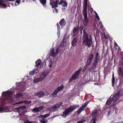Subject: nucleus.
I'll list each match as a JSON object with an SVG mask.
<instances>
[{"instance_id": "obj_54", "label": "nucleus", "mask_w": 123, "mask_h": 123, "mask_svg": "<svg viewBox=\"0 0 123 123\" xmlns=\"http://www.w3.org/2000/svg\"><path fill=\"white\" fill-rule=\"evenodd\" d=\"M96 17L98 18V20H100L99 17L98 15H96Z\"/></svg>"}, {"instance_id": "obj_31", "label": "nucleus", "mask_w": 123, "mask_h": 123, "mask_svg": "<svg viewBox=\"0 0 123 123\" xmlns=\"http://www.w3.org/2000/svg\"><path fill=\"white\" fill-rule=\"evenodd\" d=\"M94 69H95L92 67H91L90 68H89L88 71L90 72H95Z\"/></svg>"}, {"instance_id": "obj_3", "label": "nucleus", "mask_w": 123, "mask_h": 123, "mask_svg": "<svg viewBox=\"0 0 123 123\" xmlns=\"http://www.w3.org/2000/svg\"><path fill=\"white\" fill-rule=\"evenodd\" d=\"M79 107V106L78 105L70 106L69 107L65 110L63 112L62 116L65 117L67 116Z\"/></svg>"}, {"instance_id": "obj_34", "label": "nucleus", "mask_w": 123, "mask_h": 123, "mask_svg": "<svg viewBox=\"0 0 123 123\" xmlns=\"http://www.w3.org/2000/svg\"><path fill=\"white\" fill-rule=\"evenodd\" d=\"M58 91L56 89L55 90V91L52 93L53 95V96L55 95H56L58 92Z\"/></svg>"}, {"instance_id": "obj_45", "label": "nucleus", "mask_w": 123, "mask_h": 123, "mask_svg": "<svg viewBox=\"0 0 123 123\" xmlns=\"http://www.w3.org/2000/svg\"><path fill=\"white\" fill-rule=\"evenodd\" d=\"M20 2V0H17L16 1V3H17L18 5H19Z\"/></svg>"}, {"instance_id": "obj_27", "label": "nucleus", "mask_w": 123, "mask_h": 123, "mask_svg": "<svg viewBox=\"0 0 123 123\" xmlns=\"http://www.w3.org/2000/svg\"><path fill=\"white\" fill-rule=\"evenodd\" d=\"M42 78V76L40 75V78H37V79H34V82H37L39 81H42V80H41V79Z\"/></svg>"}, {"instance_id": "obj_41", "label": "nucleus", "mask_w": 123, "mask_h": 123, "mask_svg": "<svg viewBox=\"0 0 123 123\" xmlns=\"http://www.w3.org/2000/svg\"><path fill=\"white\" fill-rule=\"evenodd\" d=\"M24 123H32L31 121H29V120H27L25 121Z\"/></svg>"}, {"instance_id": "obj_49", "label": "nucleus", "mask_w": 123, "mask_h": 123, "mask_svg": "<svg viewBox=\"0 0 123 123\" xmlns=\"http://www.w3.org/2000/svg\"><path fill=\"white\" fill-rule=\"evenodd\" d=\"M41 123H45V120L44 119H42L41 121Z\"/></svg>"}, {"instance_id": "obj_63", "label": "nucleus", "mask_w": 123, "mask_h": 123, "mask_svg": "<svg viewBox=\"0 0 123 123\" xmlns=\"http://www.w3.org/2000/svg\"><path fill=\"white\" fill-rule=\"evenodd\" d=\"M94 12H95V13H96V12H95V11H94Z\"/></svg>"}, {"instance_id": "obj_42", "label": "nucleus", "mask_w": 123, "mask_h": 123, "mask_svg": "<svg viewBox=\"0 0 123 123\" xmlns=\"http://www.w3.org/2000/svg\"><path fill=\"white\" fill-rule=\"evenodd\" d=\"M38 108H39V109L40 110H40H42L43 109V106H41L40 107Z\"/></svg>"}, {"instance_id": "obj_19", "label": "nucleus", "mask_w": 123, "mask_h": 123, "mask_svg": "<svg viewBox=\"0 0 123 123\" xmlns=\"http://www.w3.org/2000/svg\"><path fill=\"white\" fill-rule=\"evenodd\" d=\"M8 110L7 108L3 107H0V112H7Z\"/></svg>"}, {"instance_id": "obj_33", "label": "nucleus", "mask_w": 123, "mask_h": 123, "mask_svg": "<svg viewBox=\"0 0 123 123\" xmlns=\"http://www.w3.org/2000/svg\"><path fill=\"white\" fill-rule=\"evenodd\" d=\"M63 4H62V6L63 7H66L67 6V3L65 1H63Z\"/></svg>"}, {"instance_id": "obj_59", "label": "nucleus", "mask_w": 123, "mask_h": 123, "mask_svg": "<svg viewBox=\"0 0 123 123\" xmlns=\"http://www.w3.org/2000/svg\"><path fill=\"white\" fill-rule=\"evenodd\" d=\"M80 31V33H81V34H82V31Z\"/></svg>"}, {"instance_id": "obj_46", "label": "nucleus", "mask_w": 123, "mask_h": 123, "mask_svg": "<svg viewBox=\"0 0 123 123\" xmlns=\"http://www.w3.org/2000/svg\"><path fill=\"white\" fill-rule=\"evenodd\" d=\"M80 31H82L83 29V26L82 25H81L80 26Z\"/></svg>"}, {"instance_id": "obj_11", "label": "nucleus", "mask_w": 123, "mask_h": 123, "mask_svg": "<svg viewBox=\"0 0 123 123\" xmlns=\"http://www.w3.org/2000/svg\"><path fill=\"white\" fill-rule=\"evenodd\" d=\"M80 30V28L79 26L77 27H74L73 30V32L74 34L73 37H74L75 35H77L79 32V31Z\"/></svg>"}, {"instance_id": "obj_53", "label": "nucleus", "mask_w": 123, "mask_h": 123, "mask_svg": "<svg viewBox=\"0 0 123 123\" xmlns=\"http://www.w3.org/2000/svg\"><path fill=\"white\" fill-rule=\"evenodd\" d=\"M44 63V66H45L46 65V61L45 60H44V61H43V65Z\"/></svg>"}, {"instance_id": "obj_36", "label": "nucleus", "mask_w": 123, "mask_h": 123, "mask_svg": "<svg viewBox=\"0 0 123 123\" xmlns=\"http://www.w3.org/2000/svg\"><path fill=\"white\" fill-rule=\"evenodd\" d=\"M86 121V120L84 119H83L81 120H80L77 122V123H82Z\"/></svg>"}, {"instance_id": "obj_37", "label": "nucleus", "mask_w": 123, "mask_h": 123, "mask_svg": "<svg viewBox=\"0 0 123 123\" xmlns=\"http://www.w3.org/2000/svg\"><path fill=\"white\" fill-rule=\"evenodd\" d=\"M55 11L56 13H57L58 12V10L56 8H55L53 10V12L54 13H55Z\"/></svg>"}, {"instance_id": "obj_61", "label": "nucleus", "mask_w": 123, "mask_h": 123, "mask_svg": "<svg viewBox=\"0 0 123 123\" xmlns=\"http://www.w3.org/2000/svg\"><path fill=\"white\" fill-rule=\"evenodd\" d=\"M120 49L119 48H118V50H119Z\"/></svg>"}, {"instance_id": "obj_17", "label": "nucleus", "mask_w": 123, "mask_h": 123, "mask_svg": "<svg viewBox=\"0 0 123 123\" xmlns=\"http://www.w3.org/2000/svg\"><path fill=\"white\" fill-rule=\"evenodd\" d=\"M100 57L99 53L98 52H97L94 58L95 61L98 62H99L100 60Z\"/></svg>"}, {"instance_id": "obj_47", "label": "nucleus", "mask_w": 123, "mask_h": 123, "mask_svg": "<svg viewBox=\"0 0 123 123\" xmlns=\"http://www.w3.org/2000/svg\"><path fill=\"white\" fill-rule=\"evenodd\" d=\"M119 91H120V95L121 96H123V92L121 90H119Z\"/></svg>"}, {"instance_id": "obj_23", "label": "nucleus", "mask_w": 123, "mask_h": 123, "mask_svg": "<svg viewBox=\"0 0 123 123\" xmlns=\"http://www.w3.org/2000/svg\"><path fill=\"white\" fill-rule=\"evenodd\" d=\"M40 2L42 5L44 6L45 5H46L47 2L46 0H39Z\"/></svg>"}, {"instance_id": "obj_39", "label": "nucleus", "mask_w": 123, "mask_h": 123, "mask_svg": "<svg viewBox=\"0 0 123 123\" xmlns=\"http://www.w3.org/2000/svg\"><path fill=\"white\" fill-rule=\"evenodd\" d=\"M89 103V102L88 101H86L85 104L83 105H82L85 107L87 105V104H88Z\"/></svg>"}, {"instance_id": "obj_58", "label": "nucleus", "mask_w": 123, "mask_h": 123, "mask_svg": "<svg viewBox=\"0 0 123 123\" xmlns=\"http://www.w3.org/2000/svg\"><path fill=\"white\" fill-rule=\"evenodd\" d=\"M52 64H50L49 65V66L50 67H52Z\"/></svg>"}, {"instance_id": "obj_28", "label": "nucleus", "mask_w": 123, "mask_h": 123, "mask_svg": "<svg viewBox=\"0 0 123 123\" xmlns=\"http://www.w3.org/2000/svg\"><path fill=\"white\" fill-rule=\"evenodd\" d=\"M64 86L62 84V85L61 86L58 87L56 89L58 91V92H59V91H61L63 90L64 88Z\"/></svg>"}, {"instance_id": "obj_4", "label": "nucleus", "mask_w": 123, "mask_h": 123, "mask_svg": "<svg viewBox=\"0 0 123 123\" xmlns=\"http://www.w3.org/2000/svg\"><path fill=\"white\" fill-rule=\"evenodd\" d=\"M82 69V68H81L80 69H78L77 71H76L74 74H72L71 77L68 80L69 83L70 82L74 80H76L78 77Z\"/></svg>"}, {"instance_id": "obj_9", "label": "nucleus", "mask_w": 123, "mask_h": 123, "mask_svg": "<svg viewBox=\"0 0 123 123\" xmlns=\"http://www.w3.org/2000/svg\"><path fill=\"white\" fill-rule=\"evenodd\" d=\"M49 70H45L43 71L42 73V78H41V80H44L47 76L48 74H49Z\"/></svg>"}, {"instance_id": "obj_14", "label": "nucleus", "mask_w": 123, "mask_h": 123, "mask_svg": "<svg viewBox=\"0 0 123 123\" xmlns=\"http://www.w3.org/2000/svg\"><path fill=\"white\" fill-rule=\"evenodd\" d=\"M44 94V93L42 91H40L38 93H35V96H37L39 98H40L43 97Z\"/></svg>"}, {"instance_id": "obj_13", "label": "nucleus", "mask_w": 123, "mask_h": 123, "mask_svg": "<svg viewBox=\"0 0 123 123\" xmlns=\"http://www.w3.org/2000/svg\"><path fill=\"white\" fill-rule=\"evenodd\" d=\"M59 24L61 27H64L66 24V22L65 20V19L62 18L59 22Z\"/></svg>"}, {"instance_id": "obj_15", "label": "nucleus", "mask_w": 123, "mask_h": 123, "mask_svg": "<svg viewBox=\"0 0 123 123\" xmlns=\"http://www.w3.org/2000/svg\"><path fill=\"white\" fill-rule=\"evenodd\" d=\"M12 92L7 91L2 92V95L5 96H9L12 95Z\"/></svg>"}, {"instance_id": "obj_26", "label": "nucleus", "mask_w": 123, "mask_h": 123, "mask_svg": "<svg viewBox=\"0 0 123 123\" xmlns=\"http://www.w3.org/2000/svg\"><path fill=\"white\" fill-rule=\"evenodd\" d=\"M122 68L121 67H119L117 69V72L118 75L119 76L121 74L122 72Z\"/></svg>"}, {"instance_id": "obj_50", "label": "nucleus", "mask_w": 123, "mask_h": 123, "mask_svg": "<svg viewBox=\"0 0 123 123\" xmlns=\"http://www.w3.org/2000/svg\"><path fill=\"white\" fill-rule=\"evenodd\" d=\"M104 37L105 39H107V36L105 34H104Z\"/></svg>"}, {"instance_id": "obj_60", "label": "nucleus", "mask_w": 123, "mask_h": 123, "mask_svg": "<svg viewBox=\"0 0 123 123\" xmlns=\"http://www.w3.org/2000/svg\"><path fill=\"white\" fill-rule=\"evenodd\" d=\"M95 14H96V15H98V14L97 13H95Z\"/></svg>"}, {"instance_id": "obj_32", "label": "nucleus", "mask_w": 123, "mask_h": 123, "mask_svg": "<svg viewBox=\"0 0 123 123\" xmlns=\"http://www.w3.org/2000/svg\"><path fill=\"white\" fill-rule=\"evenodd\" d=\"M22 94L21 93H19L17 94L16 95V96L15 97L17 99L19 98L21 96H22Z\"/></svg>"}, {"instance_id": "obj_20", "label": "nucleus", "mask_w": 123, "mask_h": 123, "mask_svg": "<svg viewBox=\"0 0 123 123\" xmlns=\"http://www.w3.org/2000/svg\"><path fill=\"white\" fill-rule=\"evenodd\" d=\"M41 60L40 59H38L35 62V64L36 66L37 67H38L41 64Z\"/></svg>"}, {"instance_id": "obj_25", "label": "nucleus", "mask_w": 123, "mask_h": 123, "mask_svg": "<svg viewBox=\"0 0 123 123\" xmlns=\"http://www.w3.org/2000/svg\"><path fill=\"white\" fill-rule=\"evenodd\" d=\"M40 111V110L38 107L37 108H34L33 109L32 111L33 112L35 113H38Z\"/></svg>"}, {"instance_id": "obj_48", "label": "nucleus", "mask_w": 123, "mask_h": 123, "mask_svg": "<svg viewBox=\"0 0 123 123\" xmlns=\"http://www.w3.org/2000/svg\"><path fill=\"white\" fill-rule=\"evenodd\" d=\"M63 3V1H62V0H61L59 2V3L58 4L59 5H61Z\"/></svg>"}, {"instance_id": "obj_64", "label": "nucleus", "mask_w": 123, "mask_h": 123, "mask_svg": "<svg viewBox=\"0 0 123 123\" xmlns=\"http://www.w3.org/2000/svg\"><path fill=\"white\" fill-rule=\"evenodd\" d=\"M101 27H102V26H100V27L101 28Z\"/></svg>"}, {"instance_id": "obj_6", "label": "nucleus", "mask_w": 123, "mask_h": 123, "mask_svg": "<svg viewBox=\"0 0 123 123\" xmlns=\"http://www.w3.org/2000/svg\"><path fill=\"white\" fill-rule=\"evenodd\" d=\"M120 91H119L117 92L112 97V99L113 101L114 102L117 100L119 98L120 95Z\"/></svg>"}, {"instance_id": "obj_7", "label": "nucleus", "mask_w": 123, "mask_h": 123, "mask_svg": "<svg viewBox=\"0 0 123 123\" xmlns=\"http://www.w3.org/2000/svg\"><path fill=\"white\" fill-rule=\"evenodd\" d=\"M50 4L52 6V8L58 7V3L59 2V0H56L55 2H52L53 0H50Z\"/></svg>"}, {"instance_id": "obj_40", "label": "nucleus", "mask_w": 123, "mask_h": 123, "mask_svg": "<svg viewBox=\"0 0 123 123\" xmlns=\"http://www.w3.org/2000/svg\"><path fill=\"white\" fill-rule=\"evenodd\" d=\"M35 72L34 70H33L32 71H30L29 73L30 74L33 75L34 74Z\"/></svg>"}, {"instance_id": "obj_51", "label": "nucleus", "mask_w": 123, "mask_h": 123, "mask_svg": "<svg viewBox=\"0 0 123 123\" xmlns=\"http://www.w3.org/2000/svg\"><path fill=\"white\" fill-rule=\"evenodd\" d=\"M20 109V107H16V109L17 111L19 110Z\"/></svg>"}, {"instance_id": "obj_1", "label": "nucleus", "mask_w": 123, "mask_h": 123, "mask_svg": "<svg viewBox=\"0 0 123 123\" xmlns=\"http://www.w3.org/2000/svg\"><path fill=\"white\" fill-rule=\"evenodd\" d=\"M83 35L82 40V44L83 45H87L88 47H90L92 43V36L90 35V38H89L88 36L84 29L83 31Z\"/></svg>"}, {"instance_id": "obj_18", "label": "nucleus", "mask_w": 123, "mask_h": 123, "mask_svg": "<svg viewBox=\"0 0 123 123\" xmlns=\"http://www.w3.org/2000/svg\"><path fill=\"white\" fill-rule=\"evenodd\" d=\"M50 54L51 56L54 57L55 56V49L53 48L51 49L50 51Z\"/></svg>"}, {"instance_id": "obj_29", "label": "nucleus", "mask_w": 123, "mask_h": 123, "mask_svg": "<svg viewBox=\"0 0 123 123\" xmlns=\"http://www.w3.org/2000/svg\"><path fill=\"white\" fill-rule=\"evenodd\" d=\"M115 78L114 76V74H112V86H114V83L115 82Z\"/></svg>"}, {"instance_id": "obj_52", "label": "nucleus", "mask_w": 123, "mask_h": 123, "mask_svg": "<svg viewBox=\"0 0 123 123\" xmlns=\"http://www.w3.org/2000/svg\"><path fill=\"white\" fill-rule=\"evenodd\" d=\"M111 111L110 110L109 111H108V113L107 115H109L110 114V113H111Z\"/></svg>"}, {"instance_id": "obj_22", "label": "nucleus", "mask_w": 123, "mask_h": 123, "mask_svg": "<svg viewBox=\"0 0 123 123\" xmlns=\"http://www.w3.org/2000/svg\"><path fill=\"white\" fill-rule=\"evenodd\" d=\"M112 99H112L111 97V96L109 98L107 99V100L106 103V104L107 105H109L111 103L112 101H113Z\"/></svg>"}, {"instance_id": "obj_62", "label": "nucleus", "mask_w": 123, "mask_h": 123, "mask_svg": "<svg viewBox=\"0 0 123 123\" xmlns=\"http://www.w3.org/2000/svg\"><path fill=\"white\" fill-rule=\"evenodd\" d=\"M25 1V0H23L22 1L23 2H24Z\"/></svg>"}, {"instance_id": "obj_35", "label": "nucleus", "mask_w": 123, "mask_h": 123, "mask_svg": "<svg viewBox=\"0 0 123 123\" xmlns=\"http://www.w3.org/2000/svg\"><path fill=\"white\" fill-rule=\"evenodd\" d=\"M49 115H50L49 114H47L43 115H42V116L43 118H45L48 117Z\"/></svg>"}, {"instance_id": "obj_16", "label": "nucleus", "mask_w": 123, "mask_h": 123, "mask_svg": "<svg viewBox=\"0 0 123 123\" xmlns=\"http://www.w3.org/2000/svg\"><path fill=\"white\" fill-rule=\"evenodd\" d=\"M6 0H0V6L1 7L6 8V5L2 3L6 2Z\"/></svg>"}, {"instance_id": "obj_10", "label": "nucleus", "mask_w": 123, "mask_h": 123, "mask_svg": "<svg viewBox=\"0 0 123 123\" xmlns=\"http://www.w3.org/2000/svg\"><path fill=\"white\" fill-rule=\"evenodd\" d=\"M62 104H57L54 105L53 107H51L50 109L52 111H55L57 110L59 107Z\"/></svg>"}, {"instance_id": "obj_5", "label": "nucleus", "mask_w": 123, "mask_h": 123, "mask_svg": "<svg viewBox=\"0 0 123 123\" xmlns=\"http://www.w3.org/2000/svg\"><path fill=\"white\" fill-rule=\"evenodd\" d=\"M94 56L93 54L92 53H91L89 54V55L87 61L86 65H89L92 61Z\"/></svg>"}, {"instance_id": "obj_38", "label": "nucleus", "mask_w": 123, "mask_h": 123, "mask_svg": "<svg viewBox=\"0 0 123 123\" xmlns=\"http://www.w3.org/2000/svg\"><path fill=\"white\" fill-rule=\"evenodd\" d=\"M20 109L23 110L25 109L26 107L25 105H22L20 106Z\"/></svg>"}, {"instance_id": "obj_57", "label": "nucleus", "mask_w": 123, "mask_h": 123, "mask_svg": "<svg viewBox=\"0 0 123 123\" xmlns=\"http://www.w3.org/2000/svg\"><path fill=\"white\" fill-rule=\"evenodd\" d=\"M114 43V44H115V45H116L117 46H118V45H117V43L116 42H115Z\"/></svg>"}, {"instance_id": "obj_12", "label": "nucleus", "mask_w": 123, "mask_h": 123, "mask_svg": "<svg viewBox=\"0 0 123 123\" xmlns=\"http://www.w3.org/2000/svg\"><path fill=\"white\" fill-rule=\"evenodd\" d=\"M78 37H75L73 38L71 43L72 46H75L77 44L78 41Z\"/></svg>"}, {"instance_id": "obj_43", "label": "nucleus", "mask_w": 123, "mask_h": 123, "mask_svg": "<svg viewBox=\"0 0 123 123\" xmlns=\"http://www.w3.org/2000/svg\"><path fill=\"white\" fill-rule=\"evenodd\" d=\"M56 26H57L58 30L60 28V26L58 23H57Z\"/></svg>"}, {"instance_id": "obj_21", "label": "nucleus", "mask_w": 123, "mask_h": 123, "mask_svg": "<svg viewBox=\"0 0 123 123\" xmlns=\"http://www.w3.org/2000/svg\"><path fill=\"white\" fill-rule=\"evenodd\" d=\"M85 108V107L82 105V106L77 111L78 114H79L82 111L84 110Z\"/></svg>"}, {"instance_id": "obj_2", "label": "nucleus", "mask_w": 123, "mask_h": 123, "mask_svg": "<svg viewBox=\"0 0 123 123\" xmlns=\"http://www.w3.org/2000/svg\"><path fill=\"white\" fill-rule=\"evenodd\" d=\"M88 0H84V4L83 5V12L84 17L83 24L85 26L88 25L89 19L87 17V6Z\"/></svg>"}, {"instance_id": "obj_30", "label": "nucleus", "mask_w": 123, "mask_h": 123, "mask_svg": "<svg viewBox=\"0 0 123 123\" xmlns=\"http://www.w3.org/2000/svg\"><path fill=\"white\" fill-rule=\"evenodd\" d=\"M98 62L95 61L93 63L92 67L94 68L95 69H96V65L98 63Z\"/></svg>"}, {"instance_id": "obj_24", "label": "nucleus", "mask_w": 123, "mask_h": 123, "mask_svg": "<svg viewBox=\"0 0 123 123\" xmlns=\"http://www.w3.org/2000/svg\"><path fill=\"white\" fill-rule=\"evenodd\" d=\"M22 102H23L25 104H30L31 102V101H28L27 100L26 101H25L23 102H18L16 103H15V104H20L21 103H22Z\"/></svg>"}, {"instance_id": "obj_44", "label": "nucleus", "mask_w": 123, "mask_h": 123, "mask_svg": "<svg viewBox=\"0 0 123 123\" xmlns=\"http://www.w3.org/2000/svg\"><path fill=\"white\" fill-rule=\"evenodd\" d=\"M59 49L58 48H56V50H55L56 53L57 54H58L59 51Z\"/></svg>"}, {"instance_id": "obj_8", "label": "nucleus", "mask_w": 123, "mask_h": 123, "mask_svg": "<svg viewBox=\"0 0 123 123\" xmlns=\"http://www.w3.org/2000/svg\"><path fill=\"white\" fill-rule=\"evenodd\" d=\"M97 111H96L93 112L92 114V118L91 119V121H92L93 123H95L97 121L96 117L97 116Z\"/></svg>"}, {"instance_id": "obj_55", "label": "nucleus", "mask_w": 123, "mask_h": 123, "mask_svg": "<svg viewBox=\"0 0 123 123\" xmlns=\"http://www.w3.org/2000/svg\"><path fill=\"white\" fill-rule=\"evenodd\" d=\"M121 75L122 77H123V69L122 70V73H121Z\"/></svg>"}, {"instance_id": "obj_56", "label": "nucleus", "mask_w": 123, "mask_h": 123, "mask_svg": "<svg viewBox=\"0 0 123 123\" xmlns=\"http://www.w3.org/2000/svg\"><path fill=\"white\" fill-rule=\"evenodd\" d=\"M15 0H6V1H14Z\"/></svg>"}]
</instances>
